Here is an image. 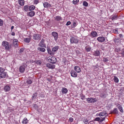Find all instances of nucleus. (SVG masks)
Listing matches in <instances>:
<instances>
[{
  "instance_id": "nucleus-1",
  "label": "nucleus",
  "mask_w": 124,
  "mask_h": 124,
  "mask_svg": "<svg viewBox=\"0 0 124 124\" xmlns=\"http://www.w3.org/2000/svg\"><path fill=\"white\" fill-rule=\"evenodd\" d=\"M4 69L0 67V79L7 78L8 77L7 73L5 72Z\"/></svg>"
},
{
  "instance_id": "nucleus-2",
  "label": "nucleus",
  "mask_w": 124,
  "mask_h": 124,
  "mask_svg": "<svg viewBox=\"0 0 124 124\" xmlns=\"http://www.w3.org/2000/svg\"><path fill=\"white\" fill-rule=\"evenodd\" d=\"M2 45L5 47L6 50H8L10 49L11 47L10 45H9V43L6 41H4L2 42Z\"/></svg>"
},
{
  "instance_id": "nucleus-3",
  "label": "nucleus",
  "mask_w": 124,
  "mask_h": 124,
  "mask_svg": "<svg viewBox=\"0 0 124 124\" xmlns=\"http://www.w3.org/2000/svg\"><path fill=\"white\" fill-rule=\"evenodd\" d=\"M47 59L49 62L53 64H55L57 61L56 58L54 56H49L48 57Z\"/></svg>"
},
{
  "instance_id": "nucleus-4",
  "label": "nucleus",
  "mask_w": 124,
  "mask_h": 124,
  "mask_svg": "<svg viewBox=\"0 0 124 124\" xmlns=\"http://www.w3.org/2000/svg\"><path fill=\"white\" fill-rule=\"evenodd\" d=\"M78 38L76 36L72 37L70 39V42L71 44H77L78 43Z\"/></svg>"
},
{
  "instance_id": "nucleus-5",
  "label": "nucleus",
  "mask_w": 124,
  "mask_h": 124,
  "mask_svg": "<svg viewBox=\"0 0 124 124\" xmlns=\"http://www.w3.org/2000/svg\"><path fill=\"white\" fill-rule=\"evenodd\" d=\"M33 39L35 40H39L41 39V36L39 34H34L33 36Z\"/></svg>"
},
{
  "instance_id": "nucleus-6",
  "label": "nucleus",
  "mask_w": 124,
  "mask_h": 124,
  "mask_svg": "<svg viewBox=\"0 0 124 124\" xmlns=\"http://www.w3.org/2000/svg\"><path fill=\"white\" fill-rule=\"evenodd\" d=\"M39 46L43 47H46V45L45 43V40L43 39H42L41 40Z\"/></svg>"
},
{
  "instance_id": "nucleus-7",
  "label": "nucleus",
  "mask_w": 124,
  "mask_h": 124,
  "mask_svg": "<svg viewBox=\"0 0 124 124\" xmlns=\"http://www.w3.org/2000/svg\"><path fill=\"white\" fill-rule=\"evenodd\" d=\"M87 101L88 103L94 102L96 101L97 99L94 98H88L87 99Z\"/></svg>"
},
{
  "instance_id": "nucleus-8",
  "label": "nucleus",
  "mask_w": 124,
  "mask_h": 124,
  "mask_svg": "<svg viewBox=\"0 0 124 124\" xmlns=\"http://www.w3.org/2000/svg\"><path fill=\"white\" fill-rule=\"evenodd\" d=\"M105 38L103 36H100L98 37L97 40L100 42H104L105 40Z\"/></svg>"
},
{
  "instance_id": "nucleus-9",
  "label": "nucleus",
  "mask_w": 124,
  "mask_h": 124,
  "mask_svg": "<svg viewBox=\"0 0 124 124\" xmlns=\"http://www.w3.org/2000/svg\"><path fill=\"white\" fill-rule=\"evenodd\" d=\"M52 34L54 37L55 40L56 41L58 38V34L55 31H53L52 32Z\"/></svg>"
},
{
  "instance_id": "nucleus-10",
  "label": "nucleus",
  "mask_w": 124,
  "mask_h": 124,
  "mask_svg": "<svg viewBox=\"0 0 124 124\" xmlns=\"http://www.w3.org/2000/svg\"><path fill=\"white\" fill-rule=\"evenodd\" d=\"M90 35L92 38L95 37L97 35V33L94 31H92L90 34Z\"/></svg>"
},
{
  "instance_id": "nucleus-11",
  "label": "nucleus",
  "mask_w": 124,
  "mask_h": 124,
  "mask_svg": "<svg viewBox=\"0 0 124 124\" xmlns=\"http://www.w3.org/2000/svg\"><path fill=\"white\" fill-rule=\"evenodd\" d=\"M24 65L25 64H23V65L22 66H21L19 68V71L21 73H23L25 70Z\"/></svg>"
},
{
  "instance_id": "nucleus-12",
  "label": "nucleus",
  "mask_w": 124,
  "mask_h": 124,
  "mask_svg": "<svg viewBox=\"0 0 124 124\" xmlns=\"http://www.w3.org/2000/svg\"><path fill=\"white\" fill-rule=\"evenodd\" d=\"M99 115L100 117L102 118L101 116H107V114L105 111H103L100 113Z\"/></svg>"
},
{
  "instance_id": "nucleus-13",
  "label": "nucleus",
  "mask_w": 124,
  "mask_h": 124,
  "mask_svg": "<svg viewBox=\"0 0 124 124\" xmlns=\"http://www.w3.org/2000/svg\"><path fill=\"white\" fill-rule=\"evenodd\" d=\"M27 15L30 17H32L35 15V13L34 11H32L27 12Z\"/></svg>"
},
{
  "instance_id": "nucleus-14",
  "label": "nucleus",
  "mask_w": 124,
  "mask_h": 124,
  "mask_svg": "<svg viewBox=\"0 0 124 124\" xmlns=\"http://www.w3.org/2000/svg\"><path fill=\"white\" fill-rule=\"evenodd\" d=\"M70 73L71 76L73 77H76L77 76V73L74 71L73 70L70 72Z\"/></svg>"
},
{
  "instance_id": "nucleus-15",
  "label": "nucleus",
  "mask_w": 124,
  "mask_h": 124,
  "mask_svg": "<svg viewBox=\"0 0 124 124\" xmlns=\"http://www.w3.org/2000/svg\"><path fill=\"white\" fill-rule=\"evenodd\" d=\"M46 66L49 68L54 69V68L55 66V65H51L50 64L48 63L46 64Z\"/></svg>"
},
{
  "instance_id": "nucleus-16",
  "label": "nucleus",
  "mask_w": 124,
  "mask_h": 124,
  "mask_svg": "<svg viewBox=\"0 0 124 124\" xmlns=\"http://www.w3.org/2000/svg\"><path fill=\"white\" fill-rule=\"evenodd\" d=\"M47 50L48 53L49 54L51 55H54L55 53L54 52L52 51L49 48H48Z\"/></svg>"
},
{
  "instance_id": "nucleus-17",
  "label": "nucleus",
  "mask_w": 124,
  "mask_h": 124,
  "mask_svg": "<svg viewBox=\"0 0 124 124\" xmlns=\"http://www.w3.org/2000/svg\"><path fill=\"white\" fill-rule=\"evenodd\" d=\"M43 5L44 7L45 8H48L51 6V5L47 2H45L43 3Z\"/></svg>"
},
{
  "instance_id": "nucleus-18",
  "label": "nucleus",
  "mask_w": 124,
  "mask_h": 124,
  "mask_svg": "<svg viewBox=\"0 0 124 124\" xmlns=\"http://www.w3.org/2000/svg\"><path fill=\"white\" fill-rule=\"evenodd\" d=\"M74 70L76 72L79 73L81 70L80 68L78 66H76L74 67Z\"/></svg>"
},
{
  "instance_id": "nucleus-19",
  "label": "nucleus",
  "mask_w": 124,
  "mask_h": 124,
  "mask_svg": "<svg viewBox=\"0 0 124 124\" xmlns=\"http://www.w3.org/2000/svg\"><path fill=\"white\" fill-rule=\"evenodd\" d=\"M118 113V111L117 109L116 108H115L114 110L111 111V114H117Z\"/></svg>"
},
{
  "instance_id": "nucleus-20",
  "label": "nucleus",
  "mask_w": 124,
  "mask_h": 124,
  "mask_svg": "<svg viewBox=\"0 0 124 124\" xmlns=\"http://www.w3.org/2000/svg\"><path fill=\"white\" fill-rule=\"evenodd\" d=\"M54 19L57 21H59L62 20V18L60 16H57L54 17Z\"/></svg>"
},
{
  "instance_id": "nucleus-21",
  "label": "nucleus",
  "mask_w": 124,
  "mask_h": 124,
  "mask_svg": "<svg viewBox=\"0 0 124 124\" xmlns=\"http://www.w3.org/2000/svg\"><path fill=\"white\" fill-rule=\"evenodd\" d=\"M93 55L96 56H99L100 54V52L98 50H96L94 51Z\"/></svg>"
},
{
  "instance_id": "nucleus-22",
  "label": "nucleus",
  "mask_w": 124,
  "mask_h": 124,
  "mask_svg": "<svg viewBox=\"0 0 124 124\" xmlns=\"http://www.w3.org/2000/svg\"><path fill=\"white\" fill-rule=\"evenodd\" d=\"M18 40L16 39H14L13 40V44L15 47H17L18 46L17 41Z\"/></svg>"
},
{
  "instance_id": "nucleus-23",
  "label": "nucleus",
  "mask_w": 124,
  "mask_h": 124,
  "mask_svg": "<svg viewBox=\"0 0 124 124\" xmlns=\"http://www.w3.org/2000/svg\"><path fill=\"white\" fill-rule=\"evenodd\" d=\"M68 91L67 89L65 88H63L62 89V92L63 94L67 93Z\"/></svg>"
},
{
  "instance_id": "nucleus-24",
  "label": "nucleus",
  "mask_w": 124,
  "mask_h": 124,
  "mask_svg": "<svg viewBox=\"0 0 124 124\" xmlns=\"http://www.w3.org/2000/svg\"><path fill=\"white\" fill-rule=\"evenodd\" d=\"M35 7L33 5L29 6L28 8L29 11H32L35 9Z\"/></svg>"
},
{
  "instance_id": "nucleus-25",
  "label": "nucleus",
  "mask_w": 124,
  "mask_h": 124,
  "mask_svg": "<svg viewBox=\"0 0 124 124\" xmlns=\"http://www.w3.org/2000/svg\"><path fill=\"white\" fill-rule=\"evenodd\" d=\"M59 48V46H55L52 49V51L54 52L55 53L56 52Z\"/></svg>"
},
{
  "instance_id": "nucleus-26",
  "label": "nucleus",
  "mask_w": 124,
  "mask_h": 124,
  "mask_svg": "<svg viewBox=\"0 0 124 124\" xmlns=\"http://www.w3.org/2000/svg\"><path fill=\"white\" fill-rule=\"evenodd\" d=\"M19 4L21 6L24 5V0H18Z\"/></svg>"
},
{
  "instance_id": "nucleus-27",
  "label": "nucleus",
  "mask_w": 124,
  "mask_h": 124,
  "mask_svg": "<svg viewBox=\"0 0 124 124\" xmlns=\"http://www.w3.org/2000/svg\"><path fill=\"white\" fill-rule=\"evenodd\" d=\"M4 89L6 92H8L10 90V87L6 85Z\"/></svg>"
},
{
  "instance_id": "nucleus-28",
  "label": "nucleus",
  "mask_w": 124,
  "mask_h": 124,
  "mask_svg": "<svg viewBox=\"0 0 124 124\" xmlns=\"http://www.w3.org/2000/svg\"><path fill=\"white\" fill-rule=\"evenodd\" d=\"M37 49L40 51L45 52L46 51L45 49L42 47H39L37 48Z\"/></svg>"
},
{
  "instance_id": "nucleus-29",
  "label": "nucleus",
  "mask_w": 124,
  "mask_h": 124,
  "mask_svg": "<svg viewBox=\"0 0 124 124\" xmlns=\"http://www.w3.org/2000/svg\"><path fill=\"white\" fill-rule=\"evenodd\" d=\"M28 120L26 118H25L22 121V123L23 124H26L28 123Z\"/></svg>"
},
{
  "instance_id": "nucleus-30",
  "label": "nucleus",
  "mask_w": 124,
  "mask_h": 124,
  "mask_svg": "<svg viewBox=\"0 0 124 124\" xmlns=\"http://www.w3.org/2000/svg\"><path fill=\"white\" fill-rule=\"evenodd\" d=\"M31 38H26L24 39V41L27 43H29L31 41Z\"/></svg>"
},
{
  "instance_id": "nucleus-31",
  "label": "nucleus",
  "mask_w": 124,
  "mask_h": 124,
  "mask_svg": "<svg viewBox=\"0 0 124 124\" xmlns=\"http://www.w3.org/2000/svg\"><path fill=\"white\" fill-rule=\"evenodd\" d=\"M114 80L116 83H118L119 82V79L118 78L115 76H114Z\"/></svg>"
},
{
  "instance_id": "nucleus-32",
  "label": "nucleus",
  "mask_w": 124,
  "mask_h": 124,
  "mask_svg": "<svg viewBox=\"0 0 124 124\" xmlns=\"http://www.w3.org/2000/svg\"><path fill=\"white\" fill-rule=\"evenodd\" d=\"M91 47L88 46H86L85 48V49L87 52L90 51L91 50Z\"/></svg>"
},
{
  "instance_id": "nucleus-33",
  "label": "nucleus",
  "mask_w": 124,
  "mask_h": 124,
  "mask_svg": "<svg viewBox=\"0 0 124 124\" xmlns=\"http://www.w3.org/2000/svg\"><path fill=\"white\" fill-rule=\"evenodd\" d=\"M112 17L111 19L112 20H116L117 18V15L115 14L114 15L112 16Z\"/></svg>"
},
{
  "instance_id": "nucleus-34",
  "label": "nucleus",
  "mask_w": 124,
  "mask_h": 124,
  "mask_svg": "<svg viewBox=\"0 0 124 124\" xmlns=\"http://www.w3.org/2000/svg\"><path fill=\"white\" fill-rule=\"evenodd\" d=\"M37 94L36 93L33 94L32 97V100L35 99L36 98L37 96Z\"/></svg>"
},
{
  "instance_id": "nucleus-35",
  "label": "nucleus",
  "mask_w": 124,
  "mask_h": 124,
  "mask_svg": "<svg viewBox=\"0 0 124 124\" xmlns=\"http://www.w3.org/2000/svg\"><path fill=\"white\" fill-rule=\"evenodd\" d=\"M108 58L103 57V61L105 62H107L108 61Z\"/></svg>"
},
{
  "instance_id": "nucleus-36",
  "label": "nucleus",
  "mask_w": 124,
  "mask_h": 124,
  "mask_svg": "<svg viewBox=\"0 0 124 124\" xmlns=\"http://www.w3.org/2000/svg\"><path fill=\"white\" fill-rule=\"evenodd\" d=\"M106 94L104 93H101L100 94V96L102 98L105 97L106 96Z\"/></svg>"
},
{
  "instance_id": "nucleus-37",
  "label": "nucleus",
  "mask_w": 124,
  "mask_h": 124,
  "mask_svg": "<svg viewBox=\"0 0 124 124\" xmlns=\"http://www.w3.org/2000/svg\"><path fill=\"white\" fill-rule=\"evenodd\" d=\"M28 5H26L24 6V9L26 11H28Z\"/></svg>"
},
{
  "instance_id": "nucleus-38",
  "label": "nucleus",
  "mask_w": 124,
  "mask_h": 124,
  "mask_svg": "<svg viewBox=\"0 0 124 124\" xmlns=\"http://www.w3.org/2000/svg\"><path fill=\"white\" fill-rule=\"evenodd\" d=\"M120 48H116L115 49V51L116 52H118L120 51Z\"/></svg>"
},
{
  "instance_id": "nucleus-39",
  "label": "nucleus",
  "mask_w": 124,
  "mask_h": 124,
  "mask_svg": "<svg viewBox=\"0 0 124 124\" xmlns=\"http://www.w3.org/2000/svg\"><path fill=\"white\" fill-rule=\"evenodd\" d=\"M26 82L28 84H31L32 83V81L30 79H28L27 80Z\"/></svg>"
},
{
  "instance_id": "nucleus-40",
  "label": "nucleus",
  "mask_w": 124,
  "mask_h": 124,
  "mask_svg": "<svg viewBox=\"0 0 124 124\" xmlns=\"http://www.w3.org/2000/svg\"><path fill=\"white\" fill-rule=\"evenodd\" d=\"M83 5L84 6L87 7L88 5V3L86 1H84L83 2Z\"/></svg>"
},
{
  "instance_id": "nucleus-41",
  "label": "nucleus",
  "mask_w": 124,
  "mask_h": 124,
  "mask_svg": "<svg viewBox=\"0 0 124 124\" xmlns=\"http://www.w3.org/2000/svg\"><path fill=\"white\" fill-rule=\"evenodd\" d=\"M118 108L119 111L121 112H123V108L122 107L119 106L118 107Z\"/></svg>"
},
{
  "instance_id": "nucleus-42",
  "label": "nucleus",
  "mask_w": 124,
  "mask_h": 124,
  "mask_svg": "<svg viewBox=\"0 0 124 124\" xmlns=\"http://www.w3.org/2000/svg\"><path fill=\"white\" fill-rule=\"evenodd\" d=\"M83 121L85 124H87L88 121L87 119H85V118H84V119H83Z\"/></svg>"
},
{
  "instance_id": "nucleus-43",
  "label": "nucleus",
  "mask_w": 124,
  "mask_h": 124,
  "mask_svg": "<svg viewBox=\"0 0 124 124\" xmlns=\"http://www.w3.org/2000/svg\"><path fill=\"white\" fill-rule=\"evenodd\" d=\"M101 118L99 117H97L95 118L94 120V121H100Z\"/></svg>"
},
{
  "instance_id": "nucleus-44",
  "label": "nucleus",
  "mask_w": 124,
  "mask_h": 124,
  "mask_svg": "<svg viewBox=\"0 0 124 124\" xmlns=\"http://www.w3.org/2000/svg\"><path fill=\"white\" fill-rule=\"evenodd\" d=\"M79 1V0H73V4H75Z\"/></svg>"
},
{
  "instance_id": "nucleus-45",
  "label": "nucleus",
  "mask_w": 124,
  "mask_h": 124,
  "mask_svg": "<svg viewBox=\"0 0 124 124\" xmlns=\"http://www.w3.org/2000/svg\"><path fill=\"white\" fill-rule=\"evenodd\" d=\"M3 21L0 18V26H2L3 25Z\"/></svg>"
},
{
  "instance_id": "nucleus-46",
  "label": "nucleus",
  "mask_w": 124,
  "mask_h": 124,
  "mask_svg": "<svg viewBox=\"0 0 124 124\" xmlns=\"http://www.w3.org/2000/svg\"><path fill=\"white\" fill-rule=\"evenodd\" d=\"M123 49L122 50V52L121 53H119V54H122V56L123 57H124V51H123Z\"/></svg>"
},
{
  "instance_id": "nucleus-47",
  "label": "nucleus",
  "mask_w": 124,
  "mask_h": 124,
  "mask_svg": "<svg viewBox=\"0 0 124 124\" xmlns=\"http://www.w3.org/2000/svg\"><path fill=\"white\" fill-rule=\"evenodd\" d=\"M24 49L23 48H21L20 50V54H22V52H23V51L24 50Z\"/></svg>"
},
{
  "instance_id": "nucleus-48",
  "label": "nucleus",
  "mask_w": 124,
  "mask_h": 124,
  "mask_svg": "<svg viewBox=\"0 0 124 124\" xmlns=\"http://www.w3.org/2000/svg\"><path fill=\"white\" fill-rule=\"evenodd\" d=\"M94 122H93V121H91L89 122L88 124H94Z\"/></svg>"
},
{
  "instance_id": "nucleus-49",
  "label": "nucleus",
  "mask_w": 124,
  "mask_h": 124,
  "mask_svg": "<svg viewBox=\"0 0 124 124\" xmlns=\"http://www.w3.org/2000/svg\"><path fill=\"white\" fill-rule=\"evenodd\" d=\"M39 2V0H34V3L37 4Z\"/></svg>"
},
{
  "instance_id": "nucleus-50",
  "label": "nucleus",
  "mask_w": 124,
  "mask_h": 124,
  "mask_svg": "<svg viewBox=\"0 0 124 124\" xmlns=\"http://www.w3.org/2000/svg\"><path fill=\"white\" fill-rule=\"evenodd\" d=\"M70 23L71 22L70 21H69L67 22L66 24V25L67 26H68L70 25Z\"/></svg>"
},
{
  "instance_id": "nucleus-51",
  "label": "nucleus",
  "mask_w": 124,
  "mask_h": 124,
  "mask_svg": "<svg viewBox=\"0 0 124 124\" xmlns=\"http://www.w3.org/2000/svg\"><path fill=\"white\" fill-rule=\"evenodd\" d=\"M37 63L38 64H40L41 63V62L39 60L37 61Z\"/></svg>"
},
{
  "instance_id": "nucleus-52",
  "label": "nucleus",
  "mask_w": 124,
  "mask_h": 124,
  "mask_svg": "<svg viewBox=\"0 0 124 124\" xmlns=\"http://www.w3.org/2000/svg\"><path fill=\"white\" fill-rule=\"evenodd\" d=\"M76 22H74L73 24V27H75L76 25Z\"/></svg>"
},
{
  "instance_id": "nucleus-53",
  "label": "nucleus",
  "mask_w": 124,
  "mask_h": 124,
  "mask_svg": "<svg viewBox=\"0 0 124 124\" xmlns=\"http://www.w3.org/2000/svg\"><path fill=\"white\" fill-rule=\"evenodd\" d=\"M73 119L72 117H70L69 118V120L71 122H72L73 121Z\"/></svg>"
},
{
  "instance_id": "nucleus-54",
  "label": "nucleus",
  "mask_w": 124,
  "mask_h": 124,
  "mask_svg": "<svg viewBox=\"0 0 124 124\" xmlns=\"http://www.w3.org/2000/svg\"><path fill=\"white\" fill-rule=\"evenodd\" d=\"M105 117H103L102 119H100V122H102V121H104L105 119Z\"/></svg>"
},
{
  "instance_id": "nucleus-55",
  "label": "nucleus",
  "mask_w": 124,
  "mask_h": 124,
  "mask_svg": "<svg viewBox=\"0 0 124 124\" xmlns=\"http://www.w3.org/2000/svg\"><path fill=\"white\" fill-rule=\"evenodd\" d=\"M16 8H17L18 9L20 8L21 7L20 6L18 5H16Z\"/></svg>"
},
{
  "instance_id": "nucleus-56",
  "label": "nucleus",
  "mask_w": 124,
  "mask_h": 124,
  "mask_svg": "<svg viewBox=\"0 0 124 124\" xmlns=\"http://www.w3.org/2000/svg\"><path fill=\"white\" fill-rule=\"evenodd\" d=\"M119 37L121 38H123V36L121 34H120L119 35Z\"/></svg>"
},
{
  "instance_id": "nucleus-57",
  "label": "nucleus",
  "mask_w": 124,
  "mask_h": 124,
  "mask_svg": "<svg viewBox=\"0 0 124 124\" xmlns=\"http://www.w3.org/2000/svg\"><path fill=\"white\" fill-rule=\"evenodd\" d=\"M114 32L115 33H117L118 32V31L117 30H115L114 31Z\"/></svg>"
},
{
  "instance_id": "nucleus-58",
  "label": "nucleus",
  "mask_w": 124,
  "mask_h": 124,
  "mask_svg": "<svg viewBox=\"0 0 124 124\" xmlns=\"http://www.w3.org/2000/svg\"><path fill=\"white\" fill-rule=\"evenodd\" d=\"M85 96H84V95H82L81 96V99L82 100H84V99L85 98Z\"/></svg>"
},
{
  "instance_id": "nucleus-59",
  "label": "nucleus",
  "mask_w": 124,
  "mask_h": 124,
  "mask_svg": "<svg viewBox=\"0 0 124 124\" xmlns=\"http://www.w3.org/2000/svg\"><path fill=\"white\" fill-rule=\"evenodd\" d=\"M15 34L14 32H12L11 34V35H12V36H14L15 35Z\"/></svg>"
},
{
  "instance_id": "nucleus-60",
  "label": "nucleus",
  "mask_w": 124,
  "mask_h": 124,
  "mask_svg": "<svg viewBox=\"0 0 124 124\" xmlns=\"http://www.w3.org/2000/svg\"><path fill=\"white\" fill-rule=\"evenodd\" d=\"M14 26H11V32H12V30L14 29Z\"/></svg>"
},
{
  "instance_id": "nucleus-61",
  "label": "nucleus",
  "mask_w": 124,
  "mask_h": 124,
  "mask_svg": "<svg viewBox=\"0 0 124 124\" xmlns=\"http://www.w3.org/2000/svg\"><path fill=\"white\" fill-rule=\"evenodd\" d=\"M36 105L35 104H33V107H35V106Z\"/></svg>"
},
{
  "instance_id": "nucleus-62",
  "label": "nucleus",
  "mask_w": 124,
  "mask_h": 124,
  "mask_svg": "<svg viewBox=\"0 0 124 124\" xmlns=\"http://www.w3.org/2000/svg\"><path fill=\"white\" fill-rule=\"evenodd\" d=\"M116 39L117 40H119L118 39Z\"/></svg>"
}]
</instances>
